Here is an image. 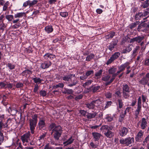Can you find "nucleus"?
<instances>
[{"mask_svg":"<svg viewBox=\"0 0 149 149\" xmlns=\"http://www.w3.org/2000/svg\"><path fill=\"white\" fill-rule=\"evenodd\" d=\"M63 127L59 125H57L54 123H52L49 124L48 127V129L50 131H52L54 138L55 140L58 141L62 134Z\"/></svg>","mask_w":149,"mask_h":149,"instance_id":"nucleus-1","label":"nucleus"},{"mask_svg":"<svg viewBox=\"0 0 149 149\" xmlns=\"http://www.w3.org/2000/svg\"><path fill=\"white\" fill-rule=\"evenodd\" d=\"M38 115L35 114L31 116V118L29 119V125L31 132L32 134L34 133V130L38 121Z\"/></svg>","mask_w":149,"mask_h":149,"instance_id":"nucleus-2","label":"nucleus"},{"mask_svg":"<svg viewBox=\"0 0 149 149\" xmlns=\"http://www.w3.org/2000/svg\"><path fill=\"white\" fill-rule=\"evenodd\" d=\"M122 94L123 98L125 99H128L130 96L131 89L128 85L123 84L122 85Z\"/></svg>","mask_w":149,"mask_h":149,"instance_id":"nucleus-3","label":"nucleus"},{"mask_svg":"<svg viewBox=\"0 0 149 149\" xmlns=\"http://www.w3.org/2000/svg\"><path fill=\"white\" fill-rule=\"evenodd\" d=\"M134 138L133 137H129L125 139L122 138L120 140V144L125 145L127 146H131L132 144L134 143Z\"/></svg>","mask_w":149,"mask_h":149,"instance_id":"nucleus-4","label":"nucleus"},{"mask_svg":"<svg viewBox=\"0 0 149 149\" xmlns=\"http://www.w3.org/2000/svg\"><path fill=\"white\" fill-rule=\"evenodd\" d=\"M101 101L100 99L92 101L90 103L85 104L86 107L90 109H94L95 107H97L100 103Z\"/></svg>","mask_w":149,"mask_h":149,"instance_id":"nucleus-5","label":"nucleus"},{"mask_svg":"<svg viewBox=\"0 0 149 149\" xmlns=\"http://www.w3.org/2000/svg\"><path fill=\"white\" fill-rule=\"evenodd\" d=\"M11 122V119L10 118H8L5 121L3 120H0V131H2L3 129H9L8 125Z\"/></svg>","mask_w":149,"mask_h":149,"instance_id":"nucleus-6","label":"nucleus"},{"mask_svg":"<svg viewBox=\"0 0 149 149\" xmlns=\"http://www.w3.org/2000/svg\"><path fill=\"white\" fill-rule=\"evenodd\" d=\"M120 55V53L119 52H115L114 54H112L111 57L109 59L106 63L107 65H109L114 60L117 59L119 57Z\"/></svg>","mask_w":149,"mask_h":149,"instance_id":"nucleus-7","label":"nucleus"},{"mask_svg":"<svg viewBox=\"0 0 149 149\" xmlns=\"http://www.w3.org/2000/svg\"><path fill=\"white\" fill-rule=\"evenodd\" d=\"M147 122L146 119L144 118H142L141 120L137 124L140 126L141 129L142 130H145L147 126Z\"/></svg>","mask_w":149,"mask_h":149,"instance_id":"nucleus-8","label":"nucleus"},{"mask_svg":"<svg viewBox=\"0 0 149 149\" xmlns=\"http://www.w3.org/2000/svg\"><path fill=\"white\" fill-rule=\"evenodd\" d=\"M129 131V129L126 127H122L119 130L118 134L121 137L125 136Z\"/></svg>","mask_w":149,"mask_h":149,"instance_id":"nucleus-9","label":"nucleus"},{"mask_svg":"<svg viewBox=\"0 0 149 149\" xmlns=\"http://www.w3.org/2000/svg\"><path fill=\"white\" fill-rule=\"evenodd\" d=\"M45 119L43 117L40 118L38 123L39 128L40 130L43 129V128L45 127L46 124L45 122Z\"/></svg>","mask_w":149,"mask_h":149,"instance_id":"nucleus-10","label":"nucleus"},{"mask_svg":"<svg viewBox=\"0 0 149 149\" xmlns=\"http://www.w3.org/2000/svg\"><path fill=\"white\" fill-rule=\"evenodd\" d=\"M52 64V63L50 61H45L41 63L40 68L42 69H45L49 68Z\"/></svg>","mask_w":149,"mask_h":149,"instance_id":"nucleus-11","label":"nucleus"},{"mask_svg":"<svg viewBox=\"0 0 149 149\" xmlns=\"http://www.w3.org/2000/svg\"><path fill=\"white\" fill-rule=\"evenodd\" d=\"M118 42V40H116L114 39L112 41L109 43L108 47V49L111 51H112L115 48L117 45Z\"/></svg>","mask_w":149,"mask_h":149,"instance_id":"nucleus-12","label":"nucleus"},{"mask_svg":"<svg viewBox=\"0 0 149 149\" xmlns=\"http://www.w3.org/2000/svg\"><path fill=\"white\" fill-rule=\"evenodd\" d=\"M144 132L141 130L138 132L136 136L135 137V139L136 142H141L142 139V137L143 136Z\"/></svg>","mask_w":149,"mask_h":149,"instance_id":"nucleus-13","label":"nucleus"},{"mask_svg":"<svg viewBox=\"0 0 149 149\" xmlns=\"http://www.w3.org/2000/svg\"><path fill=\"white\" fill-rule=\"evenodd\" d=\"M33 71L28 69H26L25 70L23 71L21 73V74H22V76L26 78H29L30 75L32 74Z\"/></svg>","mask_w":149,"mask_h":149,"instance_id":"nucleus-14","label":"nucleus"},{"mask_svg":"<svg viewBox=\"0 0 149 149\" xmlns=\"http://www.w3.org/2000/svg\"><path fill=\"white\" fill-rule=\"evenodd\" d=\"M44 58L47 61H49V60H52L56 58L55 55L49 53L45 54L43 56Z\"/></svg>","mask_w":149,"mask_h":149,"instance_id":"nucleus-15","label":"nucleus"},{"mask_svg":"<svg viewBox=\"0 0 149 149\" xmlns=\"http://www.w3.org/2000/svg\"><path fill=\"white\" fill-rule=\"evenodd\" d=\"M101 88L100 86L93 85L90 87L88 90L89 91L92 92L93 93H95L97 92Z\"/></svg>","mask_w":149,"mask_h":149,"instance_id":"nucleus-16","label":"nucleus"},{"mask_svg":"<svg viewBox=\"0 0 149 149\" xmlns=\"http://www.w3.org/2000/svg\"><path fill=\"white\" fill-rule=\"evenodd\" d=\"M92 135L95 141H98L100 138L102 136V135L101 134L97 132H92Z\"/></svg>","mask_w":149,"mask_h":149,"instance_id":"nucleus-17","label":"nucleus"},{"mask_svg":"<svg viewBox=\"0 0 149 149\" xmlns=\"http://www.w3.org/2000/svg\"><path fill=\"white\" fill-rule=\"evenodd\" d=\"M30 135V132L29 131L21 136V139L23 142V144L24 143V142H28V139L29 138Z\"/></svg>","mask_w":149,"mask_h":149,"instance_id":"nucleus-18","label":"nucleus"},{"mask_svg":"<svg viewBox=\"0 0 149 149\" xmlns=\"http://www.w3.org/2000/svg\"><path fill=\"white\" fill-rule=\"evenodd\" d=\"M120 72L118 70L116 73H114L112 75V77L109 80V81L108 82H106L105 83V85L106 86H108L110 85L112 82H113L114 80L115 79V77L117 76L120 73Z\"/></svg>","mask_w":149,"mask_h":149,"instance_id":"nucleus-19","label":"nucleus"},{"mask_svg":"<svg viewBox=\"0 0 149 149\" xmlns=\"http://www.w3.org/2000/svg\"><path fill=\"white\" fill-rule=\"evenodd\" d=\"M78 83V81L77 79H75L72 80L71 79V80L68 82L67 86L69 87H72L75 86Z\"/></svg>","mask_w":149,"mask_h":149,"instance_id":"nucleus-20","label":"nucleus"},{"mask_svg":"<svg viewBox=\"0 0 149 149\" xmlns=\"http://www.w3.org/2000/svg\"><path fill=\"white\" fill-rule=\"evenodd\" d=\"M44 30L47 34H49L53 32L54 29L52 25H48L45 27Z\"/></svg>","mask_w":149,"mask_h":149,"instance_id":"nucleus-21","label":"nucleus"},{"mask_svg":"<svg viewBox=\"0 0 149 149\" xmlns=\"http://www.w3.org/2000/svg\"><path fill=\"white\" fill-rule=\"evenodd\" d=\"M75 76V74H70L68 75H65L63 77H61V79L66 81L68 82L72 78V77Z\"/></svg>","mask_w":149,"mask_h":149,"instance_id":"nucleus-22","label":"nucleus"},{"mask_svg":"<svg viewBox=\"0 0 149 149\" xmlns=\"http://www.w3.org/2000/svg\"><path fill=\"white\" fill-rule=\"evenodd\" d=\"M130 63L129 62H127L125 63L122 64L120 66L118 67V69L119 71L121 72L125 69L127 66L130 64Z\"/></svg>","mask_w":149,"mask_h":149,"instance_id":"nucleus-23","label":"nucleus"},{"mask_svg":"<svg viewBox=\"0 0 149 149\" xmlns=\"http://www.w3.org/2000/svg\"><path fill=\"white\" fill-rule=\"evenodd\" d=\"M8 112L13 116L15 115L18 112V110L14 107H10L8 109Z\"/></svg>","mask_w":149,"mask_h":149,"instance_id":"nucleus-24","label":"nucleus"},{"mask_svg":"<svg viewBox=\"0 0 149 149\" xmlns=\"http://www.w3.org/2000/svg\"><path fill=\"white\" fill-rule=\"evenodd\" d=\"M73 90L71 89H69L64 88L62 90V93L64 94L71 95L73 94Z\"/></svg>","mask_w":149,"mask_h":149,"instance_id":"nucleus-25","label":"nucleus"},{"mask_svg":"<svg viewBox=\"0 0 149 149\" xmlns=\"http://www.w3.org/2000/svg\"><path fill=\"white\" fill-rule=\"evenodd\" d=\"M144 16L142 12L139 11L137 12L135 16V19L136 20H139L143 18Z\"/></svg>","mask_w":149,"mask_h":149,"instance_id":"nucleus-26","label":"nucleus"},{"mask_svg":"<svg viewBox=\"0 0 149 149\" xmlns=\"http://www.w3.org/2000/svg\"><path fill=\"white\" fill-rule=\"evenodd\" d=\"M149 81L145 77H143L139 81V84L145 86L147 83V82Z\"/></svg>","mask_w":149,"mask_h":149,"instance_id":"nucleus-27","label":"nucleus"},{"mask_svg":"<svg viewBox=\"0 0 149 149\" xmlns=\"http://www.w3.org/2000/svg\"><path fill=\"white\" fill-rule=\"evenodd\" d=\"M74 140V139H72V136H71L68 140H67L66 141L64 142L63 144L65 146L68 145L72 143Z\"/></svg>","mask_w":149,"mask_h":149,"instance_id":"nucleus-28","label":"nucleus"},{"mask_svg":"<svg viewBox=\"0 0 149 149\" xmlns=\"http://www.w3.org/2000/svg\"><path fill=\"white\" fill-rule=\"evenodd\" d=\"M136 109L141 110H142V102L141 96H139L138 98L137 107Z\"/></svg>","mask_w":149,"mask_h":149,"instance_id":"nucleus-29","label":"nucleus"},{"mask_svg":"<svg viewBox=\"0 0 149 149\" xmlns=\"http://www.w3.org/2000/svg\"><path fill=\"white\" fill-rule=\"evenodd\" d=\"M97 113L94 112L93 113H89L88 112L86 117L88 119H91L95 118L97 115Z\"/></svg>","mask_w":149,"mask_h":149,"instance_id":"nucleus-30","label":"nucleus"},{"mask_svg":"<svg viewBox=\"0 0 149 149\" xmlns=\"http://www.w3.org/2000/svg\"><path fill=\"white\" fill-rule=\"evenodd\" d=\"M95 55L93 53H91L90 54L87 56L86 57V61H90L92 59H94Z\"/></svg>","mask_w":149,"mask_h":149,"instance_id":"nucleus-31","label":"nucleus"},{"mask_svg":"<svg viewBox=\"0 0 149 149\" xmlns=\"http://www.w3.org/2000/svg\"><path fill=\"white\" fill-rule=\"evenodd\" d=\"M116 33L113 31H110L109 32V34L106 36L107 39L112 38L115 36Z\"/></svg>","mask_w":149,"mask_h":149,"instance_id":"nucleus-32","label":"nucleus"},{"mask_svg":"<svg viewBox=\"0 0 149 149\" xmlns=\"http://www.w3.org/2000/svg\"><path fill=\"white\" fill-rule=\"evenodd\" d=\"M130 45H129L127 47L123 49L122 54H125L129 53L132 50V48L130 47Z\"/></svg>","mask_w":149,"mask_h":149,"instance_id":"nucleus-33","label":"nucleus"},{"mask_svg":"<svg viewBox=\"0 0 149 149\" xmlns=\"http://www.w3.org/2000/svg\"><path fill=\"white\" fill-rule=\"evenodd\" d=\"M25 15V13L24 12L18 13L15 14L14 17L15 18L19 19V18L23 17Z\"/></svg>","mask_w":149,"mask_h":149,"instance_id":"nucleus-34","label":"nucleus"},{"mask_svg":"<svg viewBox=\"0 0 149 149\" xmlns=\"http://www.w3.org/2000/svg\"><path fill=\"white\" fill-rule=\"evenodd\" d=\"M64 85L63 83H59L58 84L54 85L52 86L53 89H56L58 88H63Z\"/></svg>","mask_w":149,"mask_h":149,"instance_id":"nucleus-35","label":"nucleus"},{"mask_svg":"<svg viewBox=\"0 0 149 149\" xmlns=\"http://www.w3.org/2000/svg\"><path fill=\"white\" fill-rule=\"evenodd\" d=\"M6 66L9 70H11L15 69V65L9 62L6 64Z\"/></svg>","mask_w":149,"mask_h":149,"instance_id":"nucleus-36","label":"nucleus"},{"mask_svg":"<svg viewBox=\"0 0 149 149\" xmlns=\"http://www.w3.org/2000/svg\"><path fill=\"white\" fill-rule=\"evenodd\" d=\"M117 69L114 66H112L108 70L109 73V74H114L117 71Z\"/></svg>","mask_w":149,"mask_h":149,"instance_id":"nucleus-37","label":"nucleus"},{"mask_svg":"<svg viewBox=\"0 0 149 149\" xmlns=\"http://www.w3.org/2000/svg\"><path fill=\"white\" fill-rule=\"evenodd\" d=\"M103 71V70L102 69H101L95 73V77H97V79H99L101 77Z\"/></svg>","mask_w":149,"mask_h":149,"instance_id":"nucleus-38","label":"nucleus"},{"mask_svg":"<svg viewBox=\"0 0 149 149\" xmlns=\"http://www.w3.org/2000/svg\"><path fill=\"white\" fill-rule=\"evenodd\" d=\"M104 135L108 138H111L113 135V133L111 131H107L104 133Z\"/></svg>","mask_w":149,"mask_h":149,"instance_id":"nucleus-39","label":"nucleus"},{"mask_svg":"<svg viewBox=\"0 0 149 149\" xmlns=\"http://www.w3.org/2000/svg\"><path fill=\"white\" fill-rule=\"evenodd\" d=\"M32 80L35 83L38 84L41 83L42 81H43V79H40V78L36 77L33 78Z\"/></svg>","mask_w":149,"mask_h":149,"instance_id":"nucleus-40","label":"nucleus"},{"mask_svg":"<svg viewBox=\"0 0 149 149\" xmlns=\"http://www.w3.org/2000/svg\"><path fill=\"white\" fill-rule=\"evenodd\" d=\"M113 118L110 115L107 114L106 115L105 119L107 122H110L113 120Z\"/></svg>","mask_w":149,"mask_h":149,"instance_id":"nucleus-41","label":"nucleus"},{"mask_svg":"<svg viewBox=\"0 0 149 149\" xmlns=\"http://www.w3.org/2000/svg\"><path fill=\"white\" fill-rule=\"evenodd\" d=\"M144 38V36H138L136 37V42L138 43H141L142 41Z\"/></svg>","mask_w":149,"mask_h":149,"instance_id":"nucleus-42","label":"nucleus"},{"mask_svg":"<svg viewBox=\"0 0 149 149\" xmlns=\"http://www.w3.org/2000/svg\"><path fill=\"white\" fill-rule=\"evenodd\" d=\"M94 73V71L93 70H87L85 72V74L88 77L91 76H92V75Z\"/></svg>","mask_w":149,"mask_h":149,"instance_id":"nucleus-43","label":"nucleus"},{"mask_svg":"<svg viewBox=\"0 0 149 149\" xmlns=\"http://www.w3.org/2000/svg\"><path fill=\"white\" fill-rule=\"evenodd\" d=\"M7 24L3 23V21L0 24V29L2 31H3L6 28Z\"/></svg>","mask_w":149,"mask_h":149,"instance_id":"nucleus-44","label":"nucleus"},{"mask_svg":"<svg viewBox=\"0 0 149 149\" xmlns=\"http://www.w3.org/2000/svg\"><path fill=\"white\" fill-rule=\"evenodd\" d=\"M142 6L143 8H147L149 6V0L145 1L142 5Z\"/></svg>","mask_w":149,"mask_h":149,"instance_id":"nucleus-45","label":"nucleus"},{"mask_svg":"<svg viewBox=\"0 0 149 149\" xmlns=\"http://www.w3.org/2000/svg\"><path fill=\"white\" fill-rule=\"evenodd\" d=\"M14 16L12 15H6V19L9 22H12Z\"/></svg>","mask_w":149,"mask_h":149,"instance_id":"nucleus-46","label":"nucleus"},{"mask_svg":"<svg viewBox=\"0 0 149 149\" xmlns=\"http://www.w3.org/2000/svg\"><path fill=\"white\" fill-rule=\"evenodd\" d=\"M92 82L93 81L92 80H88L85 83L83 84V86L84 87L88 86L91 84Z\"/></svg>","mask_w":149,"mask_h":149,"instance_id":"nucleus-47","label":"nucleus"},{"mask_svg":"<svg viewBox=\"0 0 149 149\" xmlns=\"http://www.w3.org/2000/svg\"><path fill=\"white\" fill-rule=\"evenodd\" d=\"M110 77H111L109 75H108L106 76H105L104 77H102V80L103 81H107V82H108L109 81V79H110Z\"/></svg>","mask_w":149,"mask_h":149,"instance_id":"nucleus-48","label":"nucleus"},{"mask_svg":"<svg viewBox=\"0 0 149 149\" xmlns=\"http://www.w3.org/2000/svg\"><path fill=\"white\" fill-rule=\"evenodd\" d=\"M141 110L136 109L134 111V115L135 116L134 117L135 119H137L138 118V116L140 114V113L141 112Z\"/></svg>","mask_w":149,"mask_h":149,"instance_id":"nucleus-49","label":"nucleus"},{"mask_svg":"<svg viewBox=\"0 0 149 149\" xmlns=\"http://www.w3.org/2000/svg\"><path fill=\"white\" fill-rule=\"evenodd\" d=\"M2 132H3V130L0 131V145H1L4 140V138Z\"/></svg>","mask_w":149,"mask_h":149,"instance_id":"nucleus-50","label":"nucleus"},{"mask_svg":"<svg viewBox=\"0 0 149 149\" xmlns=\"http://www.w3.org/2000/svg\"><path fill=\"white\" fill-rule=\"evenodd\" d=\"M24 86L23 83H22L19 81L15 85L16 88H23Z\"/></svg>","mask_w":149,"mask_h":149,"instance_id":"nucleus-51","label":"nucleus"},{"mask_svg":"<svg viewBox=\"0 0 149 149\" xmlns=\"http://www.w3.org/2000/svg\"><path fill=\"white\" fill-rule=\"evenodd\" d=\"M142 27H145V21L142 22L141 24L139 25L138 27V31H140V29Z\"/></svg>","mask_w":149,"mask_h":149,"instance_id":"nucleus-52","label":"nucleus"},{"mask_svg":"<svg viewBox=\"0 0 149 149\" xmlns=\"http://www.w3.org/2000/svg\"><path fill=\"white\" fill-rule=\"evenodd\" d=\"M149 142V134L146 137L143 141V145L144 146L145 145L146 143Z\"/></svg>","mask_w":149,"mask_h":149,"instance_id":"nucleus-53","label":"nucleus"},{"mask_svg":"<svg viewBox=\"0 0 149 149\" xmlns=\"http://www.w3.org/2000/svg\"><path fill=\"white\" fill-rule=\"evenodd\" d=\"M39 94L41 96L44 97L46 95L47 92L46 91L42 90L40 91Z\"/></svg>","mask_w":149,"mask_h":149,"instance_id":"nucleus-54","label":"nucleus"},{"mask_svg":"<svg viewBox=\"0 0 149 149\" xmlns=\"http://www.w3.org/2000/svg\"><path fill=\"white\" fill-rule=\"evenodd\" d=\"M60 15L63 17H66L68 16V14L67 12H61L60 13Z\"/></svg>","mask_w":149,"mask_h":149,"instance_id":"nucleus-55","label":"nucleus"},{"mask_svg":"<svg viewBox=\"0 0 149 149\" xmlns=\"http://www.w3.org/2000/svg\"><path fill=\"white\" fill-rule=\"evenodd\" d=\"M144 17H146L149 13V8H147L144 10L143 12H142Z\"/></svg>","mask_w":149,"mask_h":149,"instance_id":"nucleus-56","label":"nucleus"},{"mask_svg":"<svg viewBox=\"0 0 149 149\" xmlns=\"http://www.w3.org/2000/svg\"><path fill=\"white\" fill-rule=\"evenodd\" d=\"M90 145L91 146V148H92V149L95 148H97L98 146V145L96 144L93 141H92L90 143Z\"/></svg>","mask_w":149,"mask_h":149,"instance_id":"nucleus-57","label":"nucleus"},{"mask_svg":"<svg viewBox=\"0 0 149 149\" xmlns=\"http://www.w3.org/2000/svg\"><path fill=\"white\" fill-rule=\"evenodd\" d=\"M136 102V99L135 98H133L132 101V103H131L130 106L132 107L134 106L135 105Z\"/></svg>","mask_w":149,"mask_h":149,"instance_id":"nucleus-58","label":"nucleus"},{"mask_svg":"<svg viewBox=\"0 0 149 149\" xmlns=\"http://www.w3.org/2000/svg\"><path fill=\"white\" fill-rule=\"evenodd\" d=\"M112 104V102L111 101H107L106 102V106L104 107V109L107 108L109 107Z\"/></svg>","mask_w":149,"mask_h":149,"instance_id":"nucleus-59","label":"nucleus"},{"mask_svg":"<svg viewBox=\"0 0 149 149\" xmlns=\"http://www.w3.org/2000/svg\"><path fill=\"white\" fill-rule=\"evenodd\" d=\"M34 88L33 89V91L34 93H38V90L39 88L38 85L37 84H36L34 86Z\"/></svg>","mask_w":149,"mask_h":149,"instance_id":"nucleus-60","label":"nucleus"},{"mask_svg":"<svg viewBox=\"0 0 149 149\" xmlns=\"http://www.w3.org/2000/svg\"><path fill=\"white\" fill-rule=\"evenodd\" d=\"M118 107L120 109H121L122 108L123 105V102L122 101V100L121 99H119L118 100Z\"/></svg>","mask_w":149,"mask_h":149,"instance_id":"nucleus-61","label":"nucleus"},{"mask_svg":"<svg viewBox=\"0 0 149 149\" xmlns=\"http://www.w3.org/2000/svg\"><path fill=\"white\" fill-rule=\"evenodd\" d=\"M80 113L84 117H87V115L88 113V112L84 110H81Z\"/></svg>","mask_w":149,"mask_h":149,"instance_id":"nucleus-62","label":"nucleus"},{"mask_svg":"<svg viewBox=\"0 0 149 149\" xmlns=\"http://www.w3.org/2000/svg\"><path fill=\"white\" fill-rule=\"evenodd\" d=\"M105 95L106 97L107 98H110L112 97V93L109 92L106 93Z\"/></svg>","mask_w":149,"mask_h":149,"instance_id":"nucleus-63","label":"nucleus"},{"mask_svg":"<svg viewBox=\"0 0 149 149\" xmlns=\"http://www.w3.org/2000/svg\"><path fill=\"white\" fill-rule=\"evenodd\" d=\"M6 86L5 88H8V89H11L13 86V84L12 83H9L6 84Z\"/></svg>","mask_w":149,"mask_h":149,"instance_id":"nucleus-64","label":"nucleus"}]
</instances>
